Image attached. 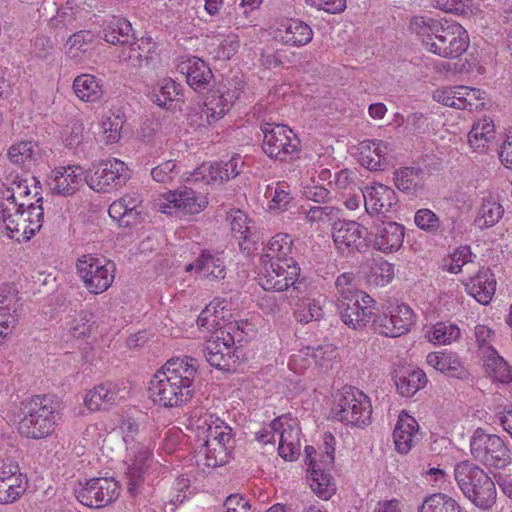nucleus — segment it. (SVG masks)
Instances as JSON below:
<instances>
[{"label": "nucleus", "mask_w": 512, "mask_h": 512, "mask_svg": "<svg viewBox=\"0 0 512 512\" xmlns=\"http://www.w3.org/2000/svg\"><path fill=\"white\" fill-rule=\"evenodd\" d=\"M197 360L189 356L173 357L158 370L149 384L152 401L165 408L179 407L193 396Z\"/></svg>", "instance_id": "1"}, {"label": "nucleus", "mask_w": 512, "mask_h": 512, "mask_svg": "<svg viewBox=\"0 0 512 512\" xmlns=\"http://www.w3.org/2000/svg\"><path fill=\"white\" fill-rule=\"evenodd\" d=\"M410 30L422 41L426 49L443 58H457L469 46V36L462 25L455 21H437L432 18L414 17Z\"/></svg>", "instance_id": "2"}, {"label": "nucleus", "mask_w": 512, "mask_h": 512, "mask_svg": "<svg viewBox=\"0 0 512 512\" xmlns=\"http://www.w3.org/2000/svg\"><path fill=\"white\" fill-rule=\"evenodd\" d=\"M454 479L463 495L476 507L487 510L496 503V486L477 463L462 460L454 465Z\"/></svg>", "instance_id": "3"}, {"label": "nucleus", "mask_w": 512, "mask_h": 512, "mask_svg": "<svg viewBox=\"0 0 512 512\" xmlns=\"http://www.w3.org/2000/svg\"><path fill=\"white\" fill-rule=\"evenodd\" d=\"M19 433L29 439H43L52 434L60 419V403L51 395H36L24 403Z\"/></svg>", "instance_id": "4"}, {"label": "nucleus", "mask_w": 512, "mask_h": 512, "mask_svg": "<svg viewBox=\"0 0 512 512\" xmlns=\"http://www.w3.org/2000/svg\"><path fill=\"white\" fill-rule=\"evenodd\" d=\"M474 463L488 469L504 470L512 463V452L506 441L496 434L477 428L469 442Z\"/></svg>", "instance_id": "5"}, {"label": "nucleus", "mask_w": 512, "mask_h": 512, "mask_svg": "<svg viewBox=\"0 0 512 512\" xmlns=\"http://www.w3.org/2000/svg\"><path fill=\"white\" fill-rule=\"evenodd\" d=\"M73 494L80 504L91 509H100L117 500L120 486L114 478L93 477L76 481Z\"/></svg>", "instance_id": "6"}, {"label": "nucleus", "mask_w": 512, "mask_h": 512, "mask_svg": "<svg viewBox=\"0 0 512 512\" xmlns=\"http://www.w3.org/2000/svg\"><path fill=\"white\" fill-rule=\"evenodd\" d=\"M260 129L263 133L262 149L268 157L287 161L299 152L300 140L288 126L263 121Z\"/></svg>", "instance_id": "7"}, {"label": "nucleus", "mask_w": 512, "mask_h": 512, "mask_svg": "<svg viewBox=\"0 0 512 512\" xmlns=\"http://www.w3.org/2000/svg\"><path fill=\"white\" fill-rule=\"evenodd\" d=\"M333 417L347 425L359 426L369 423L372 408L368 397L359 389L345 387L332 409Z\"/></svg>", "instance_id": "8"}, {"label": "nucleus", "mask_w": 512, "mask_h": 512, "mask_svg": "<svg viewBox=\"0 0 512 512\" xmlns=\"http://www.w3.org/2000/svg\"><path fill=\"white\" fill-rule=\"evenodd\" d=\"M77 270L85 287L93 294L105 292L114 280V263L91 254L78 259Z\"/></svg>", "instance_id": "9"}, {"label": "nucleus", "mask_w": 512, "mask_h": 512, "mask_svg": "<svg viewBox=\"0 0 512 512\" xmlns=\"http://www.w3.org/2000/svg\"><path fill=\"white\" fill-rule=\"evenodd\" d=\"M300 267L297 262H284L268 263L262 265V270L259 274V284L264 290L267 291H285L291 287L294 288L297 283L305 281L299 279Z\"/></svg>", "instance_id": "10"}, {"label": "nucleus", "mask_w": 512, "mask_h": 512, "mask_svg": "<svg viewBox=\"0 0 512 512\" xmlns=\"http://www.w3.org/2000/svg\"><path fill=\"white\" fill-rule=\"evenodd\" d=\"M130 178L126 164L116 158L101 161L94 172L87 176L86 183L97 192H107L111 188L124 185Z\"/></svg>", "instance_id": "11"}, {"label": "nucleus", "mask_w": 512, "mask_h": 512, "mask_svg": "<svg viewBox=\"0 0 512 512\" xmlns=\"http://www.w3.org/2000/svg\"><path fill=\"white\" fill-rule=\"evenodd\" d=\"M189 427L196 433V442H230L232 429L218 416L203 409H195L189 417Z\"/></svg>", "instance_id": "12"}, {"label": "nucleus", "mask_w": 512, "mask_h": 512, "mask_svg": "<svg viewBox=\"0 0 512 512\" xmlns=\"http://www.w3.org/2000/svg\"><path fill=\"white\" fill-rule=\"evenodd\" d=\"M163 197L165 202L160 205V211L167 214H198L208 205V199L205 195L186 186L168 191Z\"/></svg>", "instance_id": "13"}, {"label": "nucleus", "mask_w": 512, "mask_h": 512, "mask_svg": "<svg viewBox=\"0 0 512 512\" xmlns=\"http://www.w3.org/2000/svg\"><path fill=\"white\" fill-rule=\"evenodd\" d=\"M290 297L296 299L295 317L298 322L307 324L323 317L320 295L306 281L297 283V286L290 289Z\"/></svg>", "instance_id": "14"}, {"label": "nucleus", "mask_w": 512, "mask_h": 512, "mask_svg": "<svg viewBox=\"0 0 512 512\" xmlns=\"http://www.w3.org/2000/svg\"><path fill=\"white\" fill-rule=\"evenodd\" d=\"M365 227L355 221H336L333 224L332 237L336 248L341 253L363 251L367 245Z\"/></svg>", "instance_id": "15"}, {"label": "nucleus", "mask_w": 512, "mask_h": 512, "mask_svg": "<svg viewBox=\"0 0 512 512\" xmlns=\"http://www.w3.org/2000/svg\"><path fill=\"white\" fill-rule=\"evenodd\" d=\"M272 428L279 435V455L285 460L295 459L300 452V428L296 419L281 415L272 421Z\"/></svg>", "instance_id": "16"}, {"label": "nucleus", "mask_w": 512, "mask_h": 512, "mask_svg": "<svg viewBox=\"0 0 512 512\" xmlns=\"http://www.w3.org/2000/svg\"><path fill=\"white\" fill-rule=\"evenodd\" d=\"M155 54V43L151 37H141L121 46L118 54L119 62L136 72L148 67Z\"/></svg>", "instance_id": "17"}, {"label": "nucleus", "mask_w": 512, "mask_h": 512, "mask_svg": "<svg viewBox=\"0 0 512 512\" xmlns=\"http://www.w3.org/2000/svg\"><path fill=\"white\" fill-rule=\"evenodd\" d=\"M414 321L413 310L404 304L392 307L389 315H380L373 323L380 334L387 337H399L409 331Z\"/></svg>", "instance_id": "18"}, {"label": "nucleus", "mask_w": 512, "mask_h": 512, "mask_svg": "<svg viewBox=\"0 0 512 512\" xmlns=\"http://www.w3.org/2000/svg\"><path fill=\"white\" fill-rule=\"evenodd\" d=\"M273 38L284 45L301 47L308 44L313 38L311 27L294 18H284L276 23Z\"/></svg>", "instance_id": "19"}, {"label": "nucleus", "mask_w": 512, "mask_h": 512, "mask_svg": "<svg viewBox=\"0 0 512 512\" xmlns=\"http://www.w3.org/2000/svg\"><path fill=\"white\" fill-rule=\"evenodd\" d=\"M305 454L306 463L309 466V481L312 491L324 500L329 499L335 492L330 473L323 470L319 458H316V450L313 446H306Z\"/></svg>", "instance_id": "20"}, {"label": "nucleus", "mask_w": 512, "mask_h": 512, "mask_svg": "<svg viewBox=\"0 0 512 512\" xmlns=\"http://www.w3.org/2000/svg\"><path fill=\"white\" fill-rule=\"evenodd\" d=\"M390 144L381 140H366L359 144V162L370 171H382L390 164Z\"/></svg>", "instance_id": "21"}, {"label": "nucleus", "mask_w": 512, "mask_h": 512, "mask_svg": "<svg viewBox=\"0 0 512 512\" xmlns=\"http://www.w3.org/2000/svg\"><path fill=\"white\" fill-rule=\"evenodd\" d=\"M371 304L363 303V297H354L351 301H340L338 307L342 321L352 329L365 327L376 318Z\"/></svg>", "instance_id": "22"}, {"label": "nucleus", "mask_w": 512, "mask_h": 512, "mask_svg": "<svg viewBox=\"0 0 512 512\" xmlns=\"http://www.w3.org/2000/svg\"><path fill=\"white\" fill-rule=\"evenodd\" d=\"M230 442H219L215 439L196 442L195 458L198 466L216 468L228 462Z\"/></svg>", "instance_id": "23"}, {"label": "nucleus", "mask_w": 512, "mask_h": 512, "mask_svg": "<svg viewBox=\"0 0 512 512\" xmlns=\"http://www.w3.org/2000/svg\"><path fill=\"white\" fill-rule=\"evenodd\" d=\"M365 208L369 213L386 214L397 204L395 191L383 184L376 183L362 193Z\"/></svg>", "instance_id": "24"}, {"label": "nucleus", "mask_w": 512, "mask_h": 512, "mask_svg": "<svg viewBox=\"0 0 512 512\" xmlns=\"http://www.w3.org/2000/svg\"><path fill=\"white\" fill-rule=\"evenodd\" d=\"M18 291L9 284L0 287V327L13 332L18 323L21 304Z\"/></svg>", "instance_id": "25"}, {"label": "nucleus", "mask_w": 512, "mask_h": 512, "mask_svg": "<svg viewBox=\"0 0 512 512\" xmlns=\"http://www.w3.org/2000/svg\"><path fill=\"white\" fill-rule=\"evenodd\" d=\"M404 240V226L396 222H382L375 226L373 246L384 253L397 251Z\"/></svg>", "instance_id": "26"}, {"label": "nucleus", "mask_w": 512, "mask_h": 512, "mask_svg": "<svg viewBox=\"0 0 512 512\" xmlns=\"http://www.w3.org/2000/svg\"><path fill=\"white\" fill-rule=\"evenodd\" d=\"M396 188L408 196H420L425 191L424 171L419 167H401L394 171Z\"/></svg>", "instance_id": "27"}, {"label": "nucleus", "mask_w": 512, "mask_h": 512, "mask_svg": "<svg viewBox=\"0 0 512 512\" xmlns=\"http://www.w3.org/2000/svg\"><path fill=\"white\" fill-rule=\"evenodd\" d=\"M133 456L131 459V464L128 466L126 475L128 478V490L131 494H133L140 481L142 480L144 474L148 471L151 463V452L148 447L142 445L141 443H136L132 447H130Z\"/></svg>", "instance_id": "28"}, {"label": "nucleus", "mask_w": 512, "mask_h": 512, "mask_svg": "<svg viewBox=\"0 0 512 512\" xmlns=\"http://www.w3.org/2000/svg\"><path fill=\"white\" fill-rule=\"evenodd\" d=\"M84 171L78 166L61 167L55 171V176L50 183L51 189L59 195H73L85 180Z\"/></svg>", "instance_id": "29"}, {"label": "nucleus", "mask_w": 512, "mask_h": 512, "mask_svg": "<svg viewBox=\"0 0 512 512\" xmlns=\"http://www.w3.org/2000/svg\"><path fill=\"white\" fill-rule=\"evenodd\" d=\"M292 251V237L286 233H278L269 240L264 249L260 258L261 265L275 262H284V264L296 262L291 256Z\"/></svg>", "instance_id": "30"}, {"label": "nucleus", "mask_w": 512, "mask_h": 512, "mask_svg": "<svg viewBox=\"0 0 512 512\" xmlns=\"http://www.w3.org/2000/svg\"><path fill=\"white\" fill-rule=\"evenodd\" d=\"M466 291L480 304L491 302L496 289V280L489 268H482L465 283Z\"/></svg>", "instance_id": "31"}, {"label": "nucleus", "mask_w": 512, "mask_h": 512, "mask_svg": "<svg viewBox=\"0 0 512 512\" xmlns=\"http://www.w3.org/2000/svg\"><path fill=\"white\" fill-rule=\"evenodd\" d=\"M239 94L238 89L227 90L220 94L213 93L205 102L201 117L204 115L208 124L217 122L229 111Z\"/></svg>", "instance_id": "32"}, {"label": "nucleus", "mask_w": 512, "mask_h": 512, "mask_svg": "<svg viewBox=\"0 0 512 512\" xmlns=\"http://www.w3.org/2000/svg\"><path fill=\"white\" fill-rule=\"evenodd\" d=\"M121 399L120 389L112 382L102 383L91 389L84 398L86 407L91 411L107 409Z\"/></svg>", "instance_id": "33"}, {"label": "nucleus", "mask_w": 512, "mask_h": 512, "mask_svg": "<svg viewBox=\"0 0 512 512\" xmlns=\"http://www.w3.org/2000/svg\"><path fill=\"white\" fill-rule=\"evenodd\" d=\"M426 360L431 367L449 376L462 379L467 375L461 358L454 352H431Z\"/></svg>", "instance_id": "34"}, {"label": "nucleus", "mask_w": 512, "mask_h": 512, "mask_svg": "<svg viewBox=\"0 0 512 512\" xmlns=\"http://www.w3.org/2000/svg\"><path fill=\"white\" fill-rule=\"evenodd\" d=\"M418 428V423L412 416L405 412L399 415L393 431L394 443L398 452L406 454L410 451Z\"/></svg>", "instance_id": "35"}, {"label": "nucleus", "mask_w": 512, "mask_h": 512, "mask_svg": "<svg viewBox=\"0 0 512 512\" xmlns=\"http://www.w3.org/2000/svg\"><path fill=\"white\" fill-rule=\"evenodd\" d=\"M103 39L112 45L128 44L130 38L136 39L131 23L123 17H112L102 30Z\"/></svg>", "instance_id": "36"}, {"label": "nucleus", "mask_w": 512, "mask_h": 512, "mask_svg": "<svg viewBox=\"0 0 512 512\" xmlns=\"http://www.w3.org/2000/svg\"><path fill=\"white\" fill-rule=\"evenodd\" d=\"M79 100L95 103L103 97V86L99 79L91 74L78 75L72 85Z\"/></svg>", "instance_id": "37"}, {"label": "nucleus", "mask_w": 512, "mask_h": 512, "mask_svg": "<svg viewBox=\"0 0 512 512\" xmlns=\"http://www.w3.org/2000/svg\"><path fill=\"white\" fill-rule=\"evenodd\" d=\"M503 214L504 208L501 205L499 198L493 195H488L482 199L475 223L480 229H487L496 225L503 217Z\"/></svg>", "instance_id": "38"}, {"label": "nucleus", "mask_w": 512, "mask_h": 512, "mask_svg": "<svg viewBox=\"0 0 512 512\" xmlns=\"http://www.w3.org/2000/svg\"><path fill=\"white\" fill-rule=\"evenodd\" d=\"M479 357L483 361V367L487 376L501 383H508L512 380L510 366L495 349Z\"/></svg>", "instance_id": "39"}, {"label": "nucleus", "mask_w": 512, "mask_h": 512, "mask_svg": "<svg viewBox=\"0 0 512 512\" xmlns=\"http://www.w3.org/2000/svg\"><path fill=\"white\" fill-rule=\"evenodd\" d=\"M195 271L203 278L218 280L225 277L226 267L219 256L204 251L195 261Z\"/></svg>", "instance_id": "40"}, {"label": "nucleus", "mask_w": 512, "mask_h": 512, "mask_svg": "<svg viewBox=\"0 0 512 512\" xmlns=\"http://www.w3.org/2000/svg\"><path fill=\"white\" fill-rule=\"evenodd\" d=\"M183 69H186L187 83L194 90H202L206 88L213 77L211 69L207 64L198 58L189 60Z\"/></svg>", "instance_id": "41"}, {"label": "nucleus", "mask_w": 512, "mask_h": 512, "mask_svg": "<svg viewBox=\"0 0 512 512\" xmlns=\"http://www.w3.org/2000/svg\"><path fill=\"white\" fill-rule=\"evenodd\" d=\"M181 97V85L172 80L165 78L161 80L153 90L151 99L159 107L171 109L173 103L179 101Z\"/></svg>", "instance_id": "42"}, {"label": "nucleus", "mask_w": 512, "mask_h": 512, "mask_svg": "<svg viewBox=\"0 0 512 512\" xmlns=\"http://www.w3.org/2000/svg\"><path fill=\"white\" fill-rule=\"evenodd\" d=\"M495 137L494 124L491 119H482L475 123L468 134L470 147L477 152H483L489 142Z\"/></svg>", "instance_id": "43"}, {"label": "nucleus", "mask_w": 512, "mask_h": 512, "mask_svg": "<svg viewBox=\"0 0 512 512\" xmlns=\"http://www.w3.org/2000/svg\"><path fill=\"white\" fill-rule=\"evenodd\" d=\"M16 208V210L10 212L9 221H12V223H8L7 232L9 233H7L6 237L17 242L28 241L36 232L32 231L31 225L25 217L26 214L21 212L18 203H16Z\"/></svg>", "instance_id": "44"}, {"label": "nucleus", "mask_w": 512, "mask_h": 512, "mask_svg": "<svg viewBox=\"0 0 512 512\" xmlns=\"http://www.w3.org/2000/svg\"><path fill=\"white\" fill-rule=\"evenodd\" d=\"M419 512H463L460 504L445 493H433L423 500Z\"/></svg>", "instance_id": "45"}, {"label": "nucleus", "mask_w": 512, "mask_h": 512, "mask_svg": "<svg viewBox=\"0 0 512 512\" xmlns=\"http://www.w3.org/2000/svg\"><path fill=\"white\" fill-rule=\"evenodd\" d=\"M217 344L206 343L203 350L207 362L219 370L229 371L239 359L236 350H219Z\"/></svg>", "instance_id": "46"}, {"label": "nucleus", "mask_w": 512, "mask_h": 512, "mask_svg": "<svg viewBox=\"0 0 512 512\" xmlns=\"http://www.w3.org/2000/svg\"><path fill=\"white\" fill-rule=\"evenodd\" d=\"M355 276L346 272L339 275L335 281V288L338 294V302L353 300L354 297H363V303H374V300L365 292L358 290L354 283Z\"/></svg>", "instance_id": "47"}, {"label": "nucleus", "mask_w": 512, "mask_h": 512, "mask_svg": "<svg viewBox=\"0 0 512 512\" xmlns=\"http://www.w3.org/2000/svg\"><path fill=\"white\" fill-rule=\"evenodd\" d=\"M394 277V265L383 260L373 259L369 264L367 281L370 285L382 287L392 281Z\"/></svg>", "instance_id": "48"}, {"label": "nucleus", "mask_w": 512, "mask_h": 512, "mask_svg": "<svg viewBox=\"0 0 512 512\" xmlns=\"http://www.w3.org/2000/svg\"><path fill=\"white\" fill-rule=\"evenodd\" d=\"M39 154L38 144L32 141H21L8 150L9 159L16 164L30 166Z\"/></svg>", "instance_id": "49"}, {"label": "nucleus", "mask_w": 512, "mask_h": 512, "mask_svg": "<svg viewBox=\"0 0 512 512\" xmlns=\"http://www.w3.org/2000/svg\"><path fill=\"white\" fill-rule=\"evenodd\" d=\"M35 202L27 201L19 202L21 212L26 214V219L31 225L32 231L38 232L43 225L44 211L42 207L43 198L39 191L34 193Z\"/></svg>", "instance_id": "50"}, {"label": "nucleus", "mask_w": 512, "mask_h": 512, "mask_svg": "<svg viewBox=\"0 0 512 512\" xmlns=\"http://www.w3.org/2000/svg\"><path fill=\"white\" fill-rule=\"evenodd\" d=\"M37 184H39V181L35 177H31V179H19L18 181H13L11 187H7L2 191V196L8 203H19L18 200H20V202L25 201L24 199L28 198L31 194V185L34 186V193L41 189Z\"/></svg>", "instance_id": "51"}, {"label": "nucleus", "mask_w": 512, "mask_h": 512, "mask_svg": "<svg viewBox=\"0 0 512 512\" xmlns=\"http://www.w3.org/2000/svg\"><path fill=\"white\" fill-rule=\"evenodd\" d=\"M243 166L244 162L239 155L233 156L227 162H216L210 167L211 178L228 181L238 176Z\"/></svg>", "instance_id": "52"}, {"label": "nucleus", "mask_w": 512, "mask_h": 512, "mask_svg": "<svg viewBox=\"0 0 512 512\" xmlns=\"http://www.w3.org/2000/svg\"><path fill=\"white\" fill-rule=\"evenodd\" d=\"M460 337V329L456 324L450 322H438L430 331L428 338L434 344L448 345Z\"/></svg>", "instance_id": "53"}, {"label": "nucleus", "mask_w": 512, "mask_h": 512, "mask_svg": "<svg viewBox=\"0 0 512 512\" xmlns=\"http://www.w3.org/2000/svg\"><path fill=\"white\" fill-rule=\"evenodd\" d=\"M427 383L426 374L422 370H414L406 376H400L396 380L397 390L402 396H413Z\"/></svg>", "instance_id": "54"}, {"label": "nucleus", "mask_w": 512, "mask_h": 512, "mask_svg": "<svg viewBox=\"0 0 512 512\" xmlns=\"http://www.w3.org/2000/svg\"><path fill=\"white\" fill-rule=\"evenodd\" d=\"M27 489V479L11 478L0 480V504H12L16 502Z\"/></svg>", "instance_id": "55"}, {"label": "nucleus", "mask_w": 512, "mask_h": 512, "mask_svg": "<svg viewBox=\"0 0 512 512\" xmlns=\"http://www.w3.org/2000/svg\"><path fill=\"white\" fill-rule=\"evenodd\" d=\"M95 326L94 316L91 312L82 310L70 322L69 332L73 338H87Z\"/></svg>", "instance_id": "56"}, {"label": "nucleus", "mask_w": 512, "mask_h": 512, "mask_svg": "<svg viewBox=\"0 0 512 512\" xmlns=\"http://www.w3.org/2000/svg\"><path fill=\"white\" fill-rule=\"evenodd\" d=\"M81 11L73 5V2L67 1L66 4L57 9V13L50 19V25L54 28H66L73 30L76 28L77 21Z\"/></svg>", "instance_id": "57"}, {"label": "nucleus", "mask_w": 512, "mask_h": 512, "mask_svg": "<svg viewBox=\"0 0 512 512\" xmlns=\"http://www.w3.org/2000/svg\"><path fill=\"white\" fill-rule=\"evenodd\" d=\"M227 219L230 221L231 232L239 241L247 242L252 237V227L249 225L247 215L241 211H232Z\"/></svg>", "instance_id": "58"}, {"label": "nucleus", "mask_w": 512, "mask_h": 512, "mask_svg": "<svg viewBox=\"0 0 512 512\" xmlns=\"http://www.w3.org/2000/svg\"><path fill=\"white\" fill-rule=\"evenodd\" d=\"M306 219L311 222H331L339 218L340 209L331 205L324 206H311L309 209L304 210V206H301Z\"/></svg>", "instance_id": "59"}, {"label": "nucleus", "mask_w": 512, "mask_h": 512, "mask_svg": "<svg viewBox=\"0 0 512 512\" xmlns=\"http://www.w3.org/2000/svg\"><path fill=\"white\" fill-rule=\"evenodd\" d=\"M462 102L458 104V109H480L485 105L486 92L482 91L478 88H470L467 86H462Z\"/></svg>", "instance_id": "60"}, {"label": "nucleus", "mask_w": 512, "mask_h": 512, "mask_svg": "<svg viewBox=\"0 0 512 512\" xmlns=\"http://www.w3.org/2000/svg\"><path fill=\"white\" fill-rule=\"evenodd\" d=\"M462 86L442 87L433 92V99L448 107L458 109V104L462 102Z\"/></svg>", "instance_id": "61"}, {"label": "nucleus", "mask_w": 512, "mask_h": 512, "mask_svg": "<svg viewBox=\"0 0 512 512\" xmlns=\"http://www.w3.org/2000/svg\"><path fill=\"white\" fill-rule=\"evenodd\" d=\"M474 337L477 344L478 356L495 349L492 342L495 339V332L486 325L478 324L474 327Z\"/></svg>", "instance_id": "62"}, {"label": "nucleus", "mask_w": 512, "mask_h": 512, "mask_svg": "<svg viewBox=\"0 0 512 512\" xmlns=\"http://www.w3.org/2000/svg\"><path fill=\"white\" fill-rule=\"evenodd\" d=\"M414 222L421 230L435 234L440 228L439 217L430 209H420L415 213Z\"/></svg>", "instance_id": "63"}, {"label": "nucleus", "mask_w": 512, "mask_h": 512, "mask_svg": "<svg viewBox=\"0 0 512 512\" xmlns=\"http://www.w3.org/2000/svg\"><path fill=\"white\" fill-rule=\"evenodd\" d=\"M266 194L271 197V208L285 209L292 200L289 187L286 183H278L276 187H268Z\"/></svg>", "instance_id": "64"}]
</instances>
